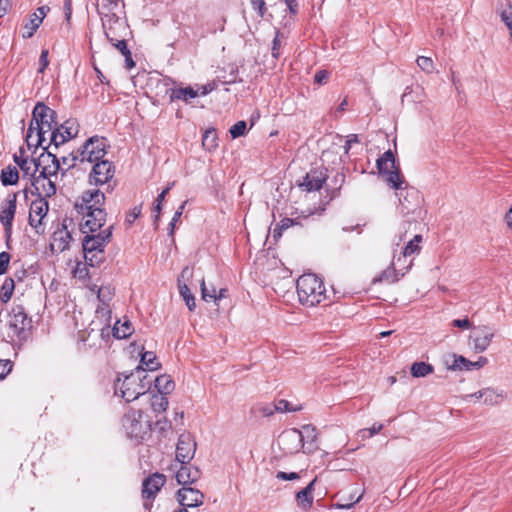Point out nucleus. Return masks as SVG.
<instances>
[{
	"instance_id": "nucleus-1",
	"label": "nucleus",
	"mask_w": 512,
	"mask_h": 512,
	"mask_svg": "<svg viewBox=\"0 0 512 512\" xmlns=\"http://www.w3.org/2000/svg\"><path fill=\"white\" fill-rule=\"evenodd\" d=\"M147 375H144V369L138 366L123 380L117 379L115 383V393L119 394L127 402L136 400L140 395L145 394L150 388V381H146Z\"/></svg>"
},
{
	"instance_id": "nucleus-2",
	"label": "nucleus",
	"mask_w": 512,
	"mask_h": 512,
	"mask_svg": "<svg viewBox=\"0 0 512 512\" xmlns=\"http://www.w3.org/2000/svg\"><path fill=\"white\" fill-rule=\"evenodd\" d=\"M297 294L301 304L313 307L326 299V289L321 278L304 274L297 280Z\"/></svg>"
},
{
	"instance_id": "nucleus-3",
	"label": "nucleus",
	"mask_w": 512,
	"mask_h": 512,
	"mask_svg": "<svg viewBox=\"0 0 512 512\" xmlns=\"http://www.w3.org/2000/svg\"><path fill=\"white\" fill-rule=\"evenodd\" d=\"M113 226H109L98 234L86 235L82 246L86 263L95 267L104 261V249L111 240Z\"/></svg>"
},
{
	"instance_id": "nucleus-4",
	"label": "nucleus",
	"mask_w": 512,
	"mask_h": 512,
	"mask_svg": "<svg viewBox=\"0 0 512 512\" xmlns=\"http://www.w3.org/2000/svg\"><path fill=\"white\" fill-rule=\"evenodd\" d=\"M32 118L35 122V143L34 146H43L46 142V134L51 135L54 129H57L56 112L42 102H38L32 112Z\"/></svg>"
},
{
	"instance_id": "nucleus-5",
	"label": "nucleus",
	"mask_w": 512,
	"mask_h": 512,
	"mask_svg": "<svg viewBox=\"0 0 512 512\" xmlns=\"http://www.w3.org/2000/svg\"><path fill=\"white\" fill-rule=\"evenodd\" d=\"M30 328L31 319L28 318L23 306H13L8 314L7 338L10 339V341L18 339L19 342H23L28 338Z\"/></svg>"
},
{
	"instance_id": "nucleus-6",
	"label": "nucleus",
	"mask_w": 512,
	"mask_h": 512,
	"mask_svg": "<svg viewBox=\"0 0 512 512\" xmlns=\"http://www.w3.org/2000/svg\"><path fill=\"white\" fill-rule=\"evenodd\" d=\"M106 140L97 136L89 138L81 148H79L73 160L80 162L97 163L103 160L106 155Z\"/></svg>"
},
{
	"instance_id": "nucleus-7",
	"label": "nucleus",
	"mask_w": 512,
	"mask_h": 512,
	"mask_svg": "<svg viewBox=\"0 0 512 512\" xmlns=\"http://www.w3.org/2000/svg\"><path fill=\"white\" fill-rule=\"evenodd\" d=\"M379 173L385 176L386 181L396 190H402L404 183L400 169L396 166L393 153L388 150L378 160Z\"/></svg>"
},
{
	"instance_id": "nucleus-8",
	"label": "nucleus",
	"mask_w": 512,
	"mask_h": 512,
	"mask_svg": "<svg viewBox=\"0 0 512 512\" xmlns=\"http://www.w3.org/2000/svg\"><path fill=\"white\" fill-rule=\"evenodd\" d=\"M78 214L82 216L80 229L84 234L98 231L106 221V212L104 209H92L79 212Z\"/></svg>"
},
{
	"instance_id": "nucleus-9",
	"label": "nucleus",
	"mask_w": 512,
	"mask_h": 512,
	"mask_svg": "<svg viewBox=\"0 0 512 512\" xmlns=\"http://www.w3.org/2000/svg\"><path fill=\"white\" fill-rule=\"evenodd\" d=\"M16 194H9L0 205V222L4 226L5 236L9 241L12 234V225L16 213Z\"/></svg>"
},
{
	"instance_id": "nucleus-10",
	"label": "nucleus",
	"mask_w": 512,
	"mask_h": 512,
	"mask_svg": "<svg viewBox=\"0 0 512 512\" xmlns=\"http://www.w3.org/2000/svg\"><path fill=\"white\" fill-rule=\"evenodd\" d=\"M72 220L65 219L60 228L54 231L51 236L50 249L53 253H62L69 249L70 242L72 241V232L69 230V225Z\"/></svg>"
},
{
	"instance_id": "nucleus-11",
	"label": "nucleus",
	"mask_w": 512,
	"mask_h": 512,
	"mask_svg": "<svg viewBox=\"0 0 512 512\" xmlns=\"http://www.w3.org/2000/svg\"><path fill=\"white\" fill-rule=\"evenodd\" d=\"M115 174V167L112 162L108 160H101L94 163L92 170L89 174V183L95 186L108 183Z\"/></svg>"
},
{
	"instance_id": "nucleus-12",
	"label": "nucleus",
	"mask_w": 512,
	"mask_h": 512,
	"mask_svg": "<svg viewBox=\"0 0 512 512\" xmlns=\"http://www.w3.org/2000/svg\"><path fill=\"white\" fill-rule=\"evenodd\" d=\"M39 174L41 176L58 178V173L65 174V170L61 167L60 160L51 152H44L38 157Z\"/></svg>"
},
{
	"instance_id": "nucleus-13",
	"label": "nucleus",
	"mask_w": 512,
	"mask_h": 512,
	"mask_svg": "<svg viewBox=\"0 0 512 512\" xmlns=\"http://www.w3.org/2000/svg\"><path fill=\"white\" fill-rule=\"evenodd\" d=\"M104 202V193L98 189H93L83 192L80 200L75 203L74 208L77 213L92 209H103Z\"/></svg>"
},
{
	"instance_id": "nucleus-14",
	"label": "nucleus",
	"mask_w": 512,
	"mask_h": 512,
	"mask_svg": "<svg viewBox=\"0 0 512 512\" xmlns=\"http://www.w3.org/2000/svg\"><path fill=\"white\" fill-rule=\"evenodd\" d=\"M493 338L494 331L490 327L482 325L475 328L470 334L469 342L476 353H482L489 347Z\"/></svg>"
},
{
	"instance_id": "nucleus-15",
	"label": "nucleus",
	"mask_w": 512,
	"mask_h": 512,
	"mask_svg": "<svg viewBox=\"0 0 512 512\" xmlns=\"http://www.w3.org/2000/svg\"><path fill=\"white\" fill-rule=\"evenodd\" d=\"M196 446V442L191 434H181L176 446V460L181 464H188L195 455Z\"/></svg>"
},
{
	"instance_id": "nucleus-16",
	"label": "nucleus",
	"mask_w": 512,
	"mask_h": 512,
	"mask_svg": "<svg viewBox=\"0 0 512 512\" xmlns=\"http://www.w3.org/2000/svg\"><path fill=\"white\" fill-rule=\"evenodd\" d=\"M78 133V128L74 120H67L61 125H57L50 135L49 145L53 144L56 148L64 144L68 140L75 137Z\"/></svg>"
},
{
	"instance_id": "nucleus-17",
	"label": "nucleus",
	"mask_w": 512,
	"mask_h": 512,
	"mask_svg": "<svg viewBox=\"0 0 512 512\" xmlns=\"http://www.w3.org/2000/svg\"><path fill=\"white\" fill-rule=\"evenodd\" d=\"M413 260H410L403 268H396L395 262L392 261L389 267L383 270L377 277L372 280V284L377 283H395L400 280L412 267Z\"/></svg>"
},
{
	"instance_id": "nucleus-18",
	"label": "nucleus",
	"mask_w": 512,
	"mask_h": 512,
	"mask_svg": "<svg viewBox=\"0 0 512 512\" xmlns=\"http://www.w3.org/2000/svg\"><path fill=\"white\" fill-rule=\"evenodd\" d=\"M140 411H131L123 418V427L130 438H139L145 432Z\"/></svg>"
},
{
	"instance_id": "nucleus-19",
	"label": "nucleus",
	"mask_w": 512,
	"mask_h": 512,
	"mask_svg": "<svg viewBox=\"0 0 512 512\" xmlns=\"http://www.w3.org/2000/svg\"><path fill=\"white\" fill-rule=\"evenodd\" d=\"M57 180L58 178L38 175L31 183L38 194V198L46 200L55 195Z\"/></svg>"
},
{
	"instance_id": "nucleus-20",
	"label": "nucleus",
	"mask_w": 512,
	"mask_h": 512,
	"mask_svg": "<svg viewBox=\"0 0 512 512\" xmlns=\"http://www.w3.org/2000/svg\"><path fill=\"white\" fill-rule=\"evenodd\" d=\"M279 445L285 453L293 454L298 452L303 447L298 430L291 429L283 432L279 436Z\"/></svg>"
},
{
	"instance_id": "nucleus-21",
	"label": "nucleus",
	"mask_w": 512,
	"mask_h": 512,
	"mask_svg": "<svg viewBox=\"0 0 512 512\" xmlns=\"http://www.w3.org/2000/svg\"><path fill=\"white\" fill-rule=\"evenodd\" d=\"M179 503L183 507H198L203 504L204 495L197 489L191 487H182L177 492Z\"/></svg>"
},
{
	"instance_id": "nucleus-22",
	"label": "nucleus",
	"mask_w": 512,
	"mask_h": 512,
	"mask_svg": "<svg viewBox=\"0 0 512 512\" xmlns=\"http://www.w3.org/2000/svg\"><path fill=\"white\" fill-rule=\"evenodd\" d=\"M48 202L43 198H37L32 201L29 212V223L32 227L38 229L42 224V220L46 217L48 212Z\"/></svg>"
},
{
	"instance_id": "nucleus-23",
	"label": "nucleus",
	"mask_w": 512,
	"mask_h": 512,
	"mask_svg": "<svg viewBox=\"0 0 512 512\" xmlns=\"http://www.w3.org/2000/svg\"><path fill=\"white\" fill-rule=\"evenodd\" d=\"M165 484V476L155 473L144 480L142 494L144 498H154L157 492Z\"/></svg>"
},
{
	"instance_id": "nucleus-24",
	"label": "nucleus",
	"mask_w": 512,
	"mask_h": 512,
	"mask_svg": "<svg viewBox=\"0 0 512 512\" xmlns=\"http://www.w3.org/2000/svg\"><path fill=\"white\" fill-rule=\"evenodd\" d=\"M14 161L19 166L24 177H29L31 182L39 174L38 159L23 158L22 156L14 155Z\"/></svg>"
},
{
	"instance_id": "nucleus-25",
	"label": "nucleus",
	"mask_w": 512,
	"mask_h": 512,
	"mask_svg": "<svg viewBox=\"0 0 512 512\" xmlns=\"http://www.w3.org/2000/svg\"><path fill=\"white\" fill-rule=\"evenodd\" d=\"M327 179V175L322 170H311L306 174L303 183L301 184L307 191H317L322 188Z\"/></svg>"
},
{
	"instance_id": "nucleus-26",
	"label": "nucleus",
	"mask_w": 512,
	"mask_h": 512,
	"mask_svg": "<svg viewBox=\"0 0 512 512\" xmlns=\"http://www.w3.org/2000/svg\"><path fill=\"white\" fill-rule=\"evenodd\" d=\"M316 481L317 478H314L305 488L296 493L297 505L305 511H308L313 505V491Z\"/></svg>"
},
{
	"instance_id": "nucleus-27",
	"label": "nucleus",
	"mask_w": 512,
	"mask_h": 512,
	"mask_svg": "<svg viewBox=\"0 0 512 512\" xmlns=\"http://www.w3.org/2000/svg\"><path fill=\"white\" fill-rule=\"evenodd\" d=\"M48 10H49V8L43 6V7L38 8L37 12L31 15L29 22L26 23L24 26V33H23L24 38H31L34 35L36 30L42 23L43 18L45 17L46 12Z\"/></svg>"
},
{
	"instance_id": "nucleus-28",
	"label": "nucleus",
	"mask_w": 512,
	"mask_h": 512,
	"mask_svg": "<svg viewBox=\"0 0 512 512\" xmlns=\"http://www.w3.org/2000/svg\"><path fill=\"white\" fill-rule=\"evenodd\" d=\"M505 397L502 390L490 387L479 390V398H483V403L486 405H498L504 401Z\"/></svg>"
},
{
	"instance_id": "nucleus-29",
	"label": "nucleus",
	"mask_w": 512,
	"mask_h": 512,
	"mask_svg": "<svg viewBox=\"0 0 512 512\" xmlns=\"http://www.w3.org/2000/svg\"><path fill=\"white\" fill-rule=\"evenodd\" d=\"M200 477V471L197 468L187 467L182 464L176 473V479L179 484L186 485L195 482Z\"/></svg>"
},
{
	"instance_id": "nucleus-30",
	"label": "nucleus",
	"mask_w": 512,
	"mask_h": 512,
	"mask_svg": "<svg viewBox=\"0 0 512 512\" xmlns=\"http://www.w3.org/2000/svg\"><path fill=\"white\" fill-rule=\"evenodd\" d=\"M298 433H300L301 436V443L303 447H305V444H308L307 447L308 452H312L316 447L314 446L316 440H317V432L316 428L312 425H304L302 426L301 430H298Z\"/></svg>"
},
{
	"instance_id": "nucleus-31",
	"label": "nucleus",
	"mask_w": 512,
	"mask_h": 512,
	"mask_svg": "<svg viewBox=\"0 0 512 512\" xmlns=\"http://www.w3.org/2000/svg\"><path fill=\"white\" fill-rule=\"evenodd\" d=\"M198 94H199L198 91L192 87L174 88L171 90L170 100L171 101L182 100L187 103L191 99L196 98L198 96Z\"/></svg>"
},
{
	"instance_id": "nucleus-32",
	"label": "nucleus",
	"mask_w": 512,
	"mask_h": 512,
	"mask_svg": "<svg viewBox=\"0 0 512 512\" xmlns=\"http://www.w3.org/2000/svg\"><path fill=\"white\" fill-rule=\"evenodd\" d=\"M488 360L485 357H480L476 362H471L464 358L463 356H459L455 359L454 364L450 367L451 369H466L470 370L472 368H482L487 364Z\"/></svg>"
},
{
	"instance_id": "nucleus-33",
	"label": "nucleus",
	"mask_w": 512,
	"mask_h": 512,
	"mask_svg": "<svg viewBox=\"0 0 512 512\" xmlns=\"http://www.w3.org/2000/svg\"><path fill=\"white\" fill-rule=\"evenodd\" d=\"M133 332V327L129 320L121 322L118 320L113 326V334L118 339H125Z\"/></svg>"
},
{
	"instance_id": "nucleus-34",
	"label": "nucleus",
	"mask_w": 512,
	"mask_h": 512,
	"mask_svg": "<svg viewBox=\"0 0 512 512\" xmlns=\"http://www.w3.org/2000/svg\"><path fill=\"white\" fill-rule=\"evenodd\" d=\"M19 179V172L15 166H7L1 171V181L3 185H15Z\"/></svg>"
},
{
	"instance_id": "nucleus-35",
	"label": "nucleus",
	"mask_w": 512,
	"mask_h": 512,
	"mask_svg": "<svg viewBox=\"0 0 512 512\" xmlns=\"http://www.w3.org/2000/svg\"><path fill=\"white\" fill-rule=\"evenodd\" d=\"M98 299L102 303V306H99L96 310L97 315L105 316L106 314H110L108 310V305L106 301L111 299V290L109 287H101L98 290Z\"/></svg>"
},
{
	"instance_id": "nucleus-36",
	"label": "nucleus",
	"mask_w": 512,
	"mask_h": 512,
	"mask_svg": "<svg viewBox=\"0 0 512 512\" xmlns=\"http://www.w3.org/2000/svg\"><path fill=\"white\" fill-rule=\"evenodd\" d=\"M155 387L161 395H166L174 389V382L168 375H161L155 379Z\"/></svg>"
},
{
	"instance_id": "nucleus-37",
	"label": "nucleus",
	"mask_w": 512,
	"mask_h": 512,
	"mask_svg": "<svg viewBox=\"0 0 512 512\" xmlns=\"http://www.w3.org/2000/svg\"><path fill=\"white\" fill-rule=\"evenodd\" d=\"M421 242L422 236L419 234L415 235L414 238L410 240L403 248V259L406 260L407 257L412 256L414 254H418L421 250Z\"/></svg>"
},
{
	"instance_id": "nucleus-38",
	"label": "nucleus",
	"mask_w": 512,
	"mask_h": 512,
	"mask_svg": "<svg viewBox=\"0 0 512 512\" xmlns=\"http://www.w3.org/2000/svg\"><path fill=\"white\" fill-rule=\"evenodd\" d=\"M178 288L180 295L186 302V305L190 311H193L196 307V302L193 294L191 293L189 287L186 283H182L181 279H178Z\"/></svg>"
},
{
	"instance_id": "nucleus-39",
	"label": "nucleus",
	"mask_w": 512,
	"mask_h": 512,
	"mask_svg": "<svg viewBox=\"0 0 512 512\" xmlns=\"http://www.w3.org/2000/svg\"><path fill=\"white\" fill-rule=\"evenodd\" d=\"M227 290L226 289H220L219 293L216 294V289L212 288V293H208V288L206 287L204 279L201 281V294L202 299L204 301L214 300L217 302L218 300L226 297Z\"/></svg>"
},
{
	"instance_id": "nucleus-40",
	"label": "nucleus",
	"mask_w": 512,
	"mask_h": 512,
	"mask_svg": "<svg viewBox=\"0 0 512 512\" xmlns=\"http://www.w3.org/2000/svg\"><path fill=\"white\" fill-rule=\"evenodd\" d=\"M141 367L144 369V373L146 370H156L159 367V363L156 361V356L153 352L147 351L144 352L141 356Z\"/></svg>"
},
{
	"instance_id": "nucleus-41",
	"label": "nucleus",
	"mask_w": 512,
	"mask_h": 512,
	"mask_svg": "<svg viewBox=\"0 0 512 512\" xmlns=\"http://www.w3.org/2000/svg\"><path fill=\"white\" fill-rule=\"evenodd\" d=\"M434 370L433 366L425 362H415L411 366V374L413 377H425L432 373Z\"/></svg>"
},
{
	"instance_id": "nucleus-42",
	"label": "nucleus",
	"mask_w": 512,
	"mask_h": 512,
	"mask_svg": "<svg viewBox=\"0 0 512 512\" xmlns=\"http://www.w3.org/2000/svg\"><path fill=\"white\" fill-rule=\"evenodd\" d=\"M15 282L13 278H6L0 290V299L3 303H7L14 292Z\"/></svg>"
},
{
	"instance_id": "nucleus-43",
	"label": "nucleus",
	"mask_w": 512,
	"mask_h": 512,
	"mask_svg": "<svg viewBox=\"0 0 512 512\" xmlns=\"http://www.w3.org/2000/svg\"><path fill=\"white\" fill-rule=\"evenodd\" d=\"M202 145L208 151H212L217 148L218 142L215 129H207L205 131L202 138Z\"/></svg>"
},
{
	"instance_id": "nucleus-44",
	"label": "nucleus",
	"mask_w": 512,
	"mask_h": 512,
	"mask_svg": "<svg viewBox=\"0 0 512 512\" xmlns=\"http://www.w3.org/2000/svg\"><path fill=\"white\" fill-rule=\"evenodd\" d=\"M253 412L262 417H269L276 412L275 404L259 403L253 407Z\"/></svg>"
},
{
	"instance_id": "nucleus-45",
	"label": "nucleus",
	"mask_w": 512,
	"mask_h": 512,
	"mask_svg": "<svg viewBox=\"0 0 512 512\" xmlns=\"http://www.w3.org/2000/svg\"><path fill=\"white\" fill-rule=\"evenodd\" d=\"M416 62L418 67L427 74H430L435 70L434 62L430 57L419 56Z\"/></svg>"
},
{
	"instance_id": "nucleus-46",
	"label": "nucleus",
	"mask_w": 512,
	"mask_h": 512,
	"mask_svg": "<svg viewBox=\"0 0 512 512\" xmlns=\"http://www.w3.org/2000/svg\"><path fill=\"white\" fill-rule=\"evenodd\" d=\"M295 224L294 220L293 219H290V218H284L282 219L277 225L276 227L274 228L273 230V237L274 238H277V237H281L282 235V232L284 230H287L288 228H290L291 226H293Z\"/></svg>"
},
{
	"instance_id": "nucleus-47",
	"label": "nucleus",
	"mask_w": 512,
	"mask_h": 512,
	"mask_svg": "<svg viewBox=\"0 0 512 512\" xmlns=\"http://www.w3.org/2000/svg\"><path fill=\"white\" fill-rule=\"evenodd\" d=\"M247 130V124L245 121H238L229 129V133L233 139L239 138L245 135Z\"/></svg>"
},
{
	"instance_id": "nucleus-48",
	"label": "nucleus",
	"mask_w": 512,
	"mask_h": 512,
	"mask_svg": "<svg viewBox=\"0 0 512 512\" xmlns=\"http://www.w3.org/2000/svg\"><path fill=\"white\" fill-rule=\"evenodd\" d=\"M106 37L109 40V42L123 55L125 53L128 54V47L125 40H118L112 37L109 33V31H105Z\"/></svg>"
},
{
	"instance_id": "nucleus-49",
	"label": "nucleus",
	"mask_w": 512,
	"mask_h": 512,
	"mask_svg": "<svg viewBox=\"0 0 512 512\" xmlns=\"http://www.w3.org/2000/svg\"><path fill=\"white\" fill-rule=\"evenodd\" d=\"M276 412H295L301 409L300 406H292L290 402L280 399L275 403Z\"/></svg>"
},
{
	"instance_id": "nucleus-50",
	"label": "nucleus",
	"mask_w": 512,
	"mask_h": 512,
	"mask_svg": "<svg viewBox=\"0 0 512 512\" xmlns=\"http://www.w3.org/2000/svg\"><path fill=\"white\" fill-rule=\"evenodd\" d=\"M168 407V400L164 395L157 396L152 401V408L155 412H164Z\"/></svg>"
},
{
	"instance_id": "nucleus-51",
	"label": "nucleus",
	"mask_w": 512,
	"mask_h": 512,
	"mask_svg": "<svg viewBox=\"0 0 512 512\" xmlns=\"http://www.w3.org/2000/svg\"><path fill=\"white\" fill-rule=\"evenodd\" d=\"M185 205H186V201L183 202L179 208L176 210V212L174 213V216L172 217L171 219V222L169 224L170 226V231H169V235L170 236H173L174 235V229H175V226H176V223L179 221V219L181 218L182 216V213H183V210L185 208Z\"/></svg>"
},
{
	"instance_id": "nucleus-52",
	"label": "nucleus",
	"mask_w": 512,
	"mask_h": 512,
	"mask_svg": "<svg viewBox=\"0 0 512 512\" xmlns=\"http://www.w3.org/2000/svg\"><path fill=\"white\" fill-rule=\"evenodd\" d=\"M10 259L11 256L8 252L3 251L0 253V275H3L7 272Z\"/></svg>"
},
{
	"instance_id": "nucleus-53",
	"label": "nucleus",
	"mask_w": 512,
	"mask_h": 512,
	"mask_svg": "<svg viewBox=\"0 0 512 512\" xmlns=\"http://www.w3.org/2000/svg\"><path fill=\"white\" fill-rule=\"evenodd\" d=\"M13 363L10 360L0 361V380H3L12 370Z\"/></svg>"
},
{
	"instance_id": "nucleus-54",
	"label": "nucleus",
	"mask_w": 512,
	"mask_h": 512,
	"mask_svg": "<svg viewBox=\"0 0 512 512\" xmlns=\"http://www.w3.org/2000/svg\"><path fill=\"white\" fill-rule=\"evenodd\" d=\"M35 135H36L35 122L32 119L30 122V125L28 127L27 134H26V141L29 146H34Z\"/></svg>"
},
{
	"instance_id": "nucleus-55",
	"label": "nucleus",
	"mask_w": 512,
	"mask_h": 512,
	"mask_svg": "<svg viewBox=\"0 0 512 512\" xmlns=\"http://www.w3.org/2000/svg\"><path fill=\"white\" fill-rule=\"evenodd\" d=\"M383 429L382 424H374L370 429H363L359 433L362 437H372Z\"/></svg>"
},
{
	"instance_id": "nucleus-56",
	"label": "nucleus",
	"mask_w": 512,
	"mask_h": 512,
	"mask_svg": "<svg viewBox=\"0 0 512 512\" xmlns=\"http://www.w3.org/2000/svg\"><path fill=\"white\" fill-rule=\"evenodd\" d=\"M276 478L279 480H284V481H292V480L299 479L300 474L296 473V472L287 473V472L279 471L276 474Z\"/></svg>"
},
{
	"instance_id": "nucleus-57",
	"label": "nucleus",
	"mask_w": 512,
	"mask_h": 512,
	"mask_svg": "<svg viewBox=\"0 0 512 512\" xmlns=\"http://www.w3.org/2000/svg\"><path fill=\"white\" fill-rule=\"evenodd\" d=\"M39 69H38V72L39 73H43L44 70L47 68V66L49 65V60H48V50L46 49H43L41 51V55H40V58H39Z\"/></svg>"
},
{
	"instance_id": "nucleus-58",
	"label": "nucleus",
	"mask_w": 512,
	"mask_h": 512,
	"mask_svg": "<svg viewBox=\"0 0 512 512\" xmlns=\"http://www.w3.org/2000/svg\"><path fill=\"white\" fill-rule=\"evenodd\" d=\"M251 5L254 10H257L260 16H263L266 7H265V1L264 0H251Z\"/></svg>"
},
{
	"instance_id": "nucleus-59",
	"label": "nucleus",
	"mask_w": 512,
	"mask_h": 512,
	"mask_svg": "<svg viewBox=\"0 0 512 512\" xmlns=\"http://www.w3.org/2000/svg\"><path fill=\"white\" fill-rule=\"evenodd\" d=\"M417 90H418V91H416V93H417V94H416V97H412L413 91H412V90H410V91H409V88H407V89H406V91H405V93H404V94H403V96H402V100H403L404 98L411 97V99H412L413 101L421 102V101H422V99H421L420 95H422V94H423V89H422L421 87H417Z\"/></svg>"
},
{
	"instance_id": "nucleus-60",
	"label": "nucleus",
	"mask_w": 512,
	"mask_h": 512,
	"mask_svg": "<svg viewBox=\"0 0 512 512\" xmlns=\"http://www.w3.org/2000/svg\"><path fill=\"white\" fill-rule=\"evenodd\" d=\"M329 78V73L325 70L318 71L314 76V81L318 84H325Z\"/></svg>"
},
{
	"instance_id": "nucleus-61",
	"label": "nucleus",
	"mask_w": 512,
	"mask_h": 512,
	"mask_svg": "<svg viewBox=\"0 0 512 512\" xmlns=\"http://www.w3.org/2000/svg\"><path fill=\"white\" fill-rule=\"evenodd\" d=\"M452 325L454 327L463 328V329H469L472 326L471 322L469 321L468 318L455 319V320L452 321Z\"/></svg>"
},
{
	"instance_id": "nucleus-62",
	"label": "nucleus",
	"mask_w": 512,
	"mask_h": 512,
	"mask_svg": "<svg viewBox=\"0 0 512 512\" xmlns=\"http://www.w3.org/2000/svg\"><path fill=\"white\" fill-rule=\"evenodd\" d=\"M74 276L78 277L79 279H84L87 276L86 266L78 263L74 269Z\"/></svg>"
},
{
	"instance_id": "nucleus-63",
	"label": "nucleus",
	"mask_w": 512,
	"mask_h": 512,
	"mask_svg": "<svg viewBox=\"0 0 512 512\" xmlns=\"http://www.w3.org/2000/svg\"><path fill=\"white\" fill-rule=\"evenodd\" d=\"M359 139L356 134H350L347 136L346 143L344 145V151L346 154H348L349 150L351 149V146L353 143H358Z\"/></svg>"
},
{
	"instance_id": "nucleus-64",
	"label": "nucleus",
	"mask_w": 512,
	"mask_h": 512,
	"mask_svg": "<svg viewBox=\"0 0 512 512\" xmlns=\"http://www.w3.org/2000/svg\"><path fill=\"white\" fill-rule=\"evenodd\" d=\"M141 214V206L134 207L127 215V222L133 223Z\"/></svg>"
}]
</instances>
